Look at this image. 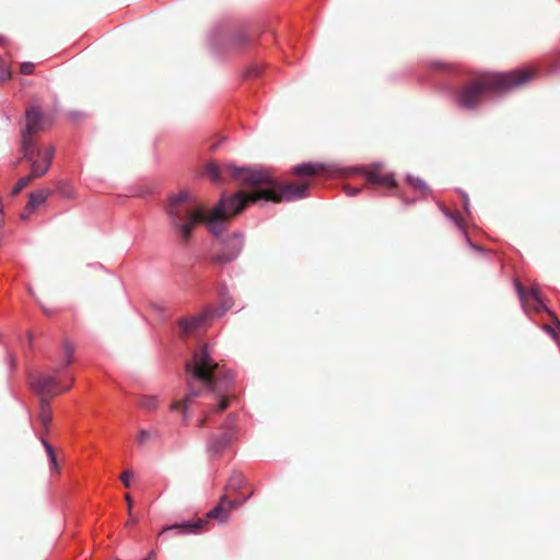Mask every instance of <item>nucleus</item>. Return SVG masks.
<instances>
[{"instance_id": "nucleus-1", "label": "nucleus", "mask_w": 560, "mask_h": 560, "mask_svg": "<svg viewBox=\"0 0 560 560\" xmlns=\"http://www.w3.org/2000/svg\"><path fill=\"white\" fill-rule=\"evenodd\" d=\"M205 174L214 183H221L230 177L241 186L247 187L249 191L241 190L230 198L222 197L210 211L197 203L188 191L171 196L165 211L172 229L184 244L190 241L194 229L199 223H207L210 231L218 234L219 223L237 215L249 203L259 200L279 203L301 199L306 196L310 186L307 182L280 183L267 171L241 168L231 164L220 166L212 161L205 166Z\"/></svg>"}, {"instance_id": "nucleus-2", "label": "nucleus", "mask_w": 560, "mask_h": 560, "mask_svg": "<svg viewBox=\"0 0 560 560\" xmlns=\"http://www.w3.org/2000/svg\"><path fill=\"white\" fill-rule=\"evenodd\" d=\"M188 377V393L183 402H173L172 410L180 409L184 418L197 397L209 399L199 419V425L209 422L210 415L225 410L230 405V389L234 380L231 371L220 365L211 352H192L185 362Z\"/></svg>"}, {"instance_id": "nucleus-3", "label": "nucleus", "mask_w": 560, "mask_h": 560, "mask_svg": "<svg viewBox=\"0 0 560 560\" xmlns=\"http://www.w3.org/2000/svg\"><path fill=\"white\" fill-rule=\"evenodd\" d=\"M534 68L508 72H487L472 78L457 90L456 103L465 109H475L487 94H505L520 89L535 78Z\"/></svg>"}, {"instance_id": "nucleus-4", "label": "nucleus", "mask_w": 560, "mask_h": 560, "mask_svg": "<svg viewBox=\"0 0 560 560\" xmlns=\"http://www.w3.org/2000/svg\"><path fill=\"white\" fill-rule=\"evenodd\" d=\"M58 384L59 377L48 374L42 375L35 382H33V387L42 396L39 418L43 424H46L50 420L47 399L59 393Z\"/></svg>"}, {"instance_id": "nucleus-5", "label": "nucleus", "mask_w": 560, "mask_h": 560, "mask_svg": "<svg viewBox=\"0 0 560 560\" xmlns=\"http://www.w3.org/2000/svg\"><path fill=\"white\" fill-rule=\"evenodd\" d=\"M213 318L210 310H205L198 315L179 318L176 323L175 334L184 339L190 337L206 327H208Z\"/></svg>"}, {"instance_id": "nucleus-6", "label": "nucleus", "mask_w": 560, "mask_h": 560, "mask_svg": "<svg viewBox=\"0 0 560 560\" xmlns=\"http://www.w3.org/2000/svg\"><path fill=\"white\" fill-rule=\"evenodd\" d=\"M366 182L371 186L385 188L396 187V180L392 173L385 172L383 164H373L364 168Z\"/></svg>"}, {"instance_id": "nucleus-7", "label": "nucleus", "mask_w": 560, "mask_h": 560, "mask_svg": "<svg viewBox=\"0 0 560 560\" xmlns=\"http://www.w3.org/2000/svg\"><path fill=\"white\" fill-rule=\"evenodd\" d=\"M234 438L230 431L212 434L207 443V452L210 457H219L231 445Z\"/></svg>"}, {"instance_id": "nucleus-8", "label": "nucleus", "mask_w": 560, "mask_h": 560, "mask_svg": "<svg viewBox=\"0 0 560 560\" xmlns=\"http://www.w3.org/2000/svg\"><path fill=\"white\" fill-rule=\"evenodd\" d=\"M44 115L39 107L30 106L25 110V125L21 130V133L34 136L38 132L43 126Z\"/></svg>"}, {"instance_id": "nucleus-9", "label": "nucleus", "mask_w": 560, "mask_h": 560, "mask_svg": "<svg viewBox=\"0 0 560 560\" xmlns=\"http://www.w3.org/2000/svg\"><path fill=\"white\" fill-rule=\"evenodd\" d=\"M209 521L207 518H198L196 521H183L164 528V532L176 530L178 534H200L207 529Z\"/></svg>"}, {"instance_id": "nucleus-10", "label": "nucleus", "mask_w": 560, "mask_h": 560, "mask_svg": "<svg viewBox=\"0 0 560 560\" xmlns=\"http://www.w3.org/2000/svg\"><path fill=\"white\" fill-rule=\"evenodd\" d=\"M21 160L27 161L31 164L36 161L37 156L42 155V150L37 147L33 136L21 133Z\"/></svg>"}, {"instance_id": "nucleus-11", "label": "nucleus", "mask_w": 560, "mask_h": 560, "mask_svg": "<svg viewBox=\"0 0 560 560\" xmlns=\"http://www.w3.org/2000/svg\"><path fill=\"white\" fill-rule=\"evenodd\" d=\"M54 154L55 148L48 147L45 151H42V155L37 156L36 161L30 164V168H33L35 176H43L47 173L51 165Z\"/></svg>"}, {"instance_id": "nucleus-12", "label": "nucleus", "mask_w": 560, "mask_h": 560, "mask_svg": "<svg viewBox=\"0 0 560 560\" xmlns=\"http://www.w3.org/2000/svg\"><path fill=\"white\" fill-rule=\"evenodd\" d=\"M242 247H243V240L235 236L234 241H233V249L224 250L221 254L213 256L211 258V260L213 264H219V265L228 264V262L234 260L238 256V254L242 250Z\"/></svg>"}, {"instance_id": "nucleus-13", "label": "nucleus", "mask_w": 560, "mask_h": 560, "mask_svg": "<svg viewBox=\"0 0 560 560\" xmlns=\"http://www.w3.org/2000/svg\"><path fill=\"white\" fill-rule=\"evenodd\" d=\"M517 292L524 307L530 305V301L535 300L539 304V298H541L537 285H532L526 290L521 283H517Z\"/></svg>"}, {"instance_id": "nucleus-14", "label": "nucleus", "mask_w": 560, "mask_h": 560, "mask_svg": "<svg viewBox=\"0 0 560 560\" xmlns=\"http://www.w3.org/2000/svg\"><path fill=\"white\" fill-rule=\"evenodd\" d=\"M47 199V190L46 189H37L31 192L26 209L30 212H33L38 206L44 203Z\"/></svg>"}, {"instance_id": "nucleus-15", "label": "nucleus", "mask_w": 560, "mask_h": 560, "mask_svg": "<svg viewBox=\"0 0 560 560\" xmlns=\"http://www.w3.org/2000/svg\"><path fill=\"white\" fill-rule=\"evenodd\" d=\"M209 518L217 520L220 524H225L230 520V512L222 504H218L207 513V520Z\"/></svg>"}, {"instance_id": "nucleus-16", "label": "nucleus", "mask_w": 560, "mask_h": 560, "mask_svg": "<svg viewBox=\"0 0 560 560\" xmlns=\"http://www.w3.org/2000/svg\"><path fill=\"white\" fill-rule=\"evenodd\" d=\"M245 483V477L240 471H234L229 478L225 490L238 491Z\"/></svg>"}, {"instance_id": "nucleus-17", "label": "nucleus", "mask_w": 560, "mask_h": 560, "mask_svg": "<svg viewBox=\"0 0 560 560\" xmlns=\"http://www.w3.org/2000/svg\"><path fill=\"white\" fill-rule=\"evenodd\" d=\"M323 170L322 165L302 164L298 165L293 173L299 176L316 175Z\"/></svg>"}, {"instance_id": "nucleus-18", "label": "nucleus", "mask_w": 560, "mask_h": 560, "mask_svg": "<svg viewBox=\"0 0 560 560\" xmlns=\"http://www.w3.org/2000/svg\"><path fill=\"white\" fill-rule=\"evenodd\" d=\"M139 406L145 410H155L159 406V398L154 395H143L139 398Z\"/></svg>"}, {"instance_id": "nucleus-19", "label": "nucleus", "mask_w": 560, "mask_h": 560, "mask_svg": "<svg viewBox=\"0 0 560 560\" xmlns=\"http://www.w3.org/2000/svg\"><path fill=\"white\" fill-rule=\"evenodd\" d=\"M39 176H35L33 173V168H31V173L27 176H24L18 180L15 186L11 190L12 196H16L21 192L23 188H25L27 185H30L35 178H38Z\"/></svg>"}, {"instance_id": "nucleus-20", "label": "nucleus", "mask_w": 560, "mask_h": 560, "mask_svg": "<svg viewBox=\"0 0 560 560\" xmlns=\"http://www.w3.org/2000/svg\"><path fill=\"white\" fill-rule=\"evenodd\" d=\"M236 421H237V417L235 413H230L223 424H222V432H226V431H230L232 433V436L235 438V434H236Z\"/></svg>"}, {"instance_id": "nucleus-21", "label": "nucleus", "mask_w": 560, "mask_h": 560, "mask_svg": "<svg viewBox=\"0 0 560 560\" xmlns=\"http://www.w3.org/2000/svg\"><path fill=\"white\" fill-rule=\"evenodd\" d=\"M159 432L158 431H150L145 429H141L138 433L137 441L140 445L144 444L150 439H158Z\"/></svg>"}, {"instance_id": "nucleus-22", "label": "nucleus", "mask_w": 560, "mask_h": 560, "mask_svg": "<svg viewBox=\"0 0 560 560\" xmlns=\"http://www.w3.org/2000/svg\"><path fill=\"white\" fill-rule=\"evenodd\" d=\"M11 77V72L4 60L0 57V81H5Z\"/></svg>"}, {"instance_id": "nucleus-23", "label": "nucleus", "mask_w": 560, "mask_h": 560, "mask_svg": "<svg viewBox=\"0 0 560 560\" xmlns=\"http://www.w3.org/2000/svg\"><path fill=\"white\" fill-rule=\"evenodd\" d=\"M232 300L231 299H225L223 302H222V310H217V311H211L213 313V317L214 316H222L228 310H230L232 307Z\"/></svg>"}, {"instance_id": "nucleus-24", "label": "nucleus", "mask_w": 560, "mask_h": 560, "mask_svg": "<svg viewBox=\"0 0 560 560\" xmlns=\"http://www.w3.org/2000/svg\"><path fill=\"white\" fill-rule=\"evenodd\" d=\"M524 308H525V310H533V311H535V312H540V311H542V310H546V306H545V304H544V302H542V299H541V298H539V304H538V303H536V301H535V300H532V301H530V305H528L527 307H524Z\"/></svg>"}, {"instance_id": "nucleus-25", "label": "nucleus", "mask_w": 560, "mask_h": 560, "mask_svg": "<svg viewBox=\"0 0 560 560\" xmlns=\"http://www.w3.org/2000/svg\"><path fill=\"white\" fill-rule=\"evenodd\" d=\"M250 495L252 494L245 495L242 499L230 500L229 501V509L232 510V509H236V508L241 506L243 503H245L250 498Z\"/></svg>"}, {"instance_id": "nucleus-26", "label": "nucleus", "mask_w": 560, "mask_h": 560, "mask_svg": "<svg viewBox=\"0 0 560 560\" xmlns=\"http://www.w3.org/2000/svg\"><path fill=\"white\" fill-rule=\"evenodd\" d=\"M34 63L33 62H23L20 67V71L23 73V74H32L33 71H34Z\"/></svg>"}, {"instance_id": "nucleus-27", "label": "nucleus", "mask_w": 560, "mask_h": 560, "mask_svg": "<svg viewBox=\"0 0 560 560\" xmlns=\"http://www.w3.org/2000/svg\"><path fill=\"white\" fill-rule=\"evenodd\" d=\"M131 477H132V472L130 470H125L120 475V480H121V482L124 483L125 487H127V488L130 487V478Z\"/></svg>"}, {"instance_id": "nucleus-28", "label": "nucleus", "mask_w": 560, "mask_h": 560, "mask_svg": "<svg viewBox=\"0 0 560 560\" xmlns=\"http://www.w3.org/2000/svg\"><path fill=\"white\" fill-rule=\"evenodd\" d=\"M343 190L349 196H355L361 190V188L360 187H352L350 185H345L343 186Z\"/></svg>"}, {"instance_id": "nucleus-29", "label": "nucleus", "mask_w": 560, "mask_h": 560, "mask_svg": "<svg viewBox=\"0 0 560 560\" xmlns=\"http://www.w3.org/2000/svg\"><path fill=\"white\" fill-rule=\"evenodd\" d=\"M46 446V450L48 452V455L50 457V462L52 463L54 466H57V460H56V456L54 454V451H52V447L48 444H45Z\"/></svg>"}, {"instance_id": "nucleus-30", "label": "nucleus", "mask_w": 560, "mask_h": 560, "mask_svg": "<svg viewBox=\"0 0 560 560\" xmlns=\"http://www.w3.org/2000/svg\"><path fill=\"white\" fill-rule=\"evenodd\" d=\"M231 499H229L226 494H223V495L220 497L219 504H222V505L226 504L229 506V501Z\"/></svg>"}, {"instance_id": "nucleus-31", "label": "nucleus", "mask_w": 560, "mask_h": 560, "mask_svg": "<svg viewBox=\"0 0 560 560\" xmlns=\"http://www.w3.org/2000/svg\"><path fill=\"white\" fill-rule=\"evenodd\" d=\"M447 215L450 218H452L457 225H460V220H459L458 215H456L454 213H447Z\"/></svg>"}, {"instance_id": "nucleus-32", "label": "nucleus", "mask_w": 560, "mask_h": 560, "mask_svg": "<svg viewBox=\"0 0 560 560\" xmlns=\"http://www.w3.org/2000/svg\"><path fill=\"white\" fill-rule=\"evenodd\" d=\"M143 560H156L154 551H151Z\"/></svg>"}, {"instance_id": "nucleus-33", "label": "nucleus", "mask_w": 560, "mask_h": 560, "mask_svg": "<svg viewBox=\"0 0 560 560\" xmlns=\"http://www.w3.org/2000/svg\"><path fill=\"white\" fill-rule=\"evenodd\" d=\"M126 501L128 502V509H129V512H131V508H132V500H131L130 494H127V495H126Z\"/></svg>"}, {"instance_id": "nucleus-34", "label": "nucleus", "mask_w": 560, "mask_h": 560, "mask_svg": "<svg viewBox=\"0 0 560 560\" xmlns=\"http://www.w3.org/2000/svg\"><path fill=\"white\" fill-rule=\"evenodd\" d=\"M546 328H547V330H548V331L553 336V338H557V334H556V331H555V329H553V328H551V327H549V326H548V327H546Z\"/></svg>"}, {"instance_id": "nucleus-35", "label": "nucleus", "mask_w": 560, "mask_h": 560, "mask_svg": "<svg viewBox=\"0 0 560 560\" xmlns=\"http://www.w3.org/2000/svg\"><path fill=\"white\" fill-rule=\"evenodd\" d=\"M5 38L4 36L0 35V45H4L5 44Z\"/></svg>"}, {"instance_id": "nucleus-36", "label": "nucleus", "mask_w": 560, "mask_h": 560, "mask_svg": "<svg viewBox=\"0 0 560 560\" xmlns=\"http://www.w3.org/2000/svg\"><path fill=\"white\" fill-rule=\"evenodd\" d=\"M21 219H22V220H27V219H28V214H26V213H21Z\"/></svg>"}, {"instance_id": "nucleus-37", "label": "nucleus", "mask_w": 560, "mask_h": 560, "mask_svg": "<svg viewBox=\"0 0 560 560\" xmlns=\"http://www.w3.org/2000/svg\"><path fill=\"white\" fill-rule=\"evenodd\" d=\"M435 67L446 68L447 66L444 63H436Z\"/></svg>"}, {"instance_id": "nucleus-38", "label": "nucleus", "mask_w": 560, "mask_h": 560, "mask_svg": "<svg viewBox=\"0 0 560 560\" xmlns=\"http://www.w3.org/2000/svg\"><path fill=\"white\" fill-rule=\"evenodd\" d=\"M21 161H22V160H21V158H20L19 160H16V161L13 163V165H14V166L19 165V164L21 163Z\"/></svg>"}, {"instance_id": "nucleus-39", "label": "nucleus", "mask_w": 560, "mask_h": 560, "mask_svg": "<svg viewBox=\"0 0 560 560\" xmlns=\"http://www.w3.org/2000/svg\"><path fill=\"white\" fill-rule=\"evenodd\" d=\"M42 308L43 311L46 313V314H50V312L48 311V308H46L45 306L42 305Z\"/></svg>"}, {"instance_id": "nucleus-40", "label": "nucleus", "mask_w": 560, "mask_h": 560, "mask_svg": "<svg viewBox=\"0 0 560 560\" xmlns=\"http://www.w3.org/2000/svg\"><path fill=\"white\" fill-rule=\"evenodd\" d=\"M63 350H65V351L70 350V348H69L68 343H66V347H65V349H63Z\"/></svg>"}, {"instance_id": "nucleus-41", "label": "nucleus", "mask_w": 560, "mask_h": 560, "mask_svg": "<svg viewBox=\"0 0 560 560\" xmlns=\"http://www.w3.org/2000/svg\"><path fill=\"white\" fill-rule=\"evenodd\" d=\"M253 72H254V75H256V77H257V75H259V72H258V71L253 70Z\"/></svg>"}, {"instance_id": "nucleus-42", "label": "nucleus", "mask_w": 560, "mask_h": 560, "mask_svg": "<svg viewBox=\"0 0 560 560\" xmlns=\"http://www.w3.org/2000/svg\"><path fill=\"white\" fill-rule=\"evenodd\" d=\"M558 326H559V328H560V323H558Z\"/></svg>"}]
</instances>
